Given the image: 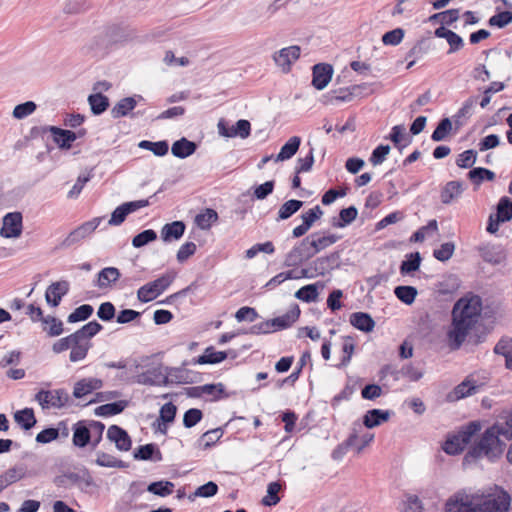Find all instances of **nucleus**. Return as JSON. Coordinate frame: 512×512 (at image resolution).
<instances>
[{"label":"nucleus","instance_id":"3c124183","mask_svg":"<svg viewBox=\"0 0 512 512\" xmlns=\"http://www.w3.org/2000/svg\"><path fill=\"white\" fill-rule=\"evenodd\" d=\"M421 255L419 252L410 253L400 265V273L402 275L415 272L419 269L421 264Z\"/></svg>","mask_w":512,"mask_h":512},{"label":"nucleus","instance_id":"2f4dec72","mask_svg":"<svg viewBox=\"0 0 512 512\" xmlns=\"http://www.w3.org/2000/svg\"><path fill=\"white\" fill-rule=\"evenodd\" d=\"M137 105L136 96L125 97L118 101L111 109V116L114 119L127 116Z\"/></svg>","mask_w":512,"mask_h":512},{"label":"nucleus","instance_id":"1a4fd4ad","mask_svg":"<svg viewBox=\"0 0 512 512\" xmlns=\"http://www.w3.org/2000/svg\"><path fill=\"white\" fill-rule=\"evenodd\" d=\"M512 219V201L510 198L504 196L500 198L497 206L496 213L489 216L486 230L494 234L498 231L499 225L508 222Z\"/></svg>","mask_w":512,"mask_h":512},{"label":"nucleus","instance_id":"4468645a","mask_svg":"<svg viewBox=\"0 0 512 512\" xmlns=\"http://www.w3.org/2000/svg\"><path fill=\"white\" fill-rule=\"evenodd\" d=\"M217 126L220 135L229 138L240 137L245 139L251 132V124L245 119L238 120L235 125L232 126H228L224 120H220Z\"/></svg>","mask_w":512,"mask_h":512},{"label":"nucleus","instance_id":"6e6d98bb","mask_svg":"<svg viewBox=\"0 0 512 512\" xmlns=\"http://www.w3.org/2000/svg\"><path fill=\"white\" fill-rule=\"evenodd\" d=\"M460 10L459 9H449L446 11H442L439 13H435L429 17L430 21L439 22L441 25H451L455 21L459 19Z\"/></svg>","mask_w":512,"mask_h":512},{"label":"nucleus","instance_id":"49530a36","mask_svg":"<svg viewBox=\"0 0 512 512\" xmlns=\"http://www.w3.org/2000/svg\"><path fill=\"white\" fill-rule=\"evenodd\" d=\"M400 504L402 512H424V506L420 498L415 494L407 493Z\"/></svg>","mask_w":512,"mask_h":512},{"label":"nucleus","instance_id":"6e6552de","mask_svg":"<svg viewBox=\"0 0 512 512\" xmlns=\"http://www.w3.org/2000/svg\"><path fill=\"white\" fill-rule=\"evenodd\" d=\"M502 317V305L499 298L490 297L482 300V333L490 332Z\"/></svg>","mask_w":512,"mask_h":512},{"label":"nucleus","instance_id":"aec40b11","mask_svg":"<svg viewBox=\"0 0 512 512\" xmlns=\"http://www.w3.org/2000/svg\"><path fill=\"white\" fill-rule=\"evenodd\" d=\"M72 442L74 446L84 448L90 444V420H81L76 422L73 427Z\"/></svg>","mask_w":512,"mask_h":512},{"label":"nucleus","instance_id":"20e7f679","mask_svg":"<svg viewBox=\"0 0 512 512\" xmlns=\"http://www.w3.org/2000/svg\"><path fill=\"white\" fill-rule=\"evenodd\" d=\"M144 369L145 371L132 376L124 377L121 375V378L127 383H136L145 386H168L170 382L173 381V372H179L178 369L168 367H166L165 372H163L162 365L154 364L153 360L150 362V367H145Z\"/></svg>","mask_w":512,"mask_h":512},{"label":"nucleus","instance_id":"f8f14e48","mask_svg":"<svg viewBox=\"0 0 512 512\" xmlns=\"http://www.w3.org/2000/svg\"><path fill=\"white\" fill-rule=\"evenodd\" d=\"M337 260L336 254H331L315 259L307 269L301 270V277L313 278L318 275H325L335 267Z\"/></svg>","mask_w":512,"mask_h":512},{"label":"nucleus","instance_id":"4c0bfd02","mask_svg":"<svg viewBox=\"0 0 512 512\" xmlns=\"http://www.w3.org/2000/svg\"><path fill=\"white\" fill-rule=\"evenodd\" d=\"M92 347L91 342H85L81 339H77L72 344L69 359L71 362H79L86 358L89 349Z\"/></svg>","mask_w":512,"mask_h":512},{"label":"nucleus","instance_id":"e2e57ef3","mask_svg":"<svg viewBox=\"0 0 512 512\" xmlns=\"http://www.w3.org/2000/svg\"><path fill=\"white\" fill-rule=\"evenodd\" d=\"M157 239V233L153 229H147L135 235L132 239L134 248H141Z\"/></svg>","mask_w":512,"mask_h":512},{"label":"nucleus","instance_id":"7c9ffc66","mask_svg":"<svg viewBox=\"0 0 512 512\" xmlns=\"http://www.w3.org/2000/svg\"><path fill=\"white\" fill-rule=\"evenodd\" d=\"M464 187L461 181H450L441 190L440 198L443 204H450L463 192Z\"/></svg>","mask_w":512,"mask_h":512},{"label":"nucleus","instance_id":"c756f323","mask_svg":"<svg viewBox=\"0 0 512 512\" xmlns=\"http://www.w3.org/2000/svg\"><path fill=\"white\" fill-rule=\"evenodd\" d=\"M185 228V224L182 221L165 224L161 230V238L164 242L179 240L183 236Z\"/></svg>","mask_w":512,"mask_h":512},{"label":"nucleus","instance_id":"f257e3e1","mask_svg":"<svg viewBox=\"0 0 512 512\" xmlns=\"http://www.w3.org/2000/svg\"><path fill=\"white\" fill-rule=\"evenodd\" d=\"M480 321V295L468 294L458 299L451 311V324L446 330L450 350L460 349L471 330Z\"/></svg>","mask_w":512,"mask_h":512},{"label":"nucleus","instance_id":"69168bd1","mask_svg":"<svg viewBox=\"0 0 512 512\" xmlns=\"http://www.w3.org/2000/svg\"><path fill=\"white\" fill-rule=\"evenodd\" d=\"M308 260L300 248L295 245L292 250L286 255L284 264L287 267H295Z\"/></svg>","mask_w":512,"mask_h":512},{"label":"nucleus","instance_id":"4d7b16f0","mask_svg":"<svg viewBox=\"0 0 512 512\" xmlns=\"http://www.w3.org/2000/svg\"><path fill=\"white\" fill-rule=\"evenodd\" d=\"M392 375H394V379L398 380V374H401L403 377L408 378L410 381L416 382L423 377V371L416 368L412 364H406L402 366L399 371H391Z\"/></svg>","mask_w":512,"mask_h":512},{"label":"nucleus","instance_id":"bf43d9fd","mask_svg":"<svg viewBox=\"0 0 512 512\" xmlns=\"http://www.w3.org/2000/svg\"><path fill=\"white\" fill-rule=\"evenodd\" d=\"M452 130V123L449 118H443L431 135V139L435 142L443 141L447 138Z\"/></svg>","mask_w":512,"mask_h":512},{"label":"nucleus","instance_id":"e433bc0d","mask_svg":"<svg viewBox=\"0 0 512 512\" xmlns=\"http://www.w3.org/2000/svg\"><path fill=\"white\" fill-rule=\"evenodd\" d=\"M310 237H311V246H313L314 252H317V253H319L320 251L324 250L325 248L333 245L340 239V236L335 235V234L320 236L319 233H314V234H311Z\"/></svg>","mask_w":512,"mask_h":512},{"label":"nucleus","instance_id":"8fccbe9b","mask_svg":"<svg viewBox=\"0 0 512 512\" xmlns=\"http://www.w3.org/2000/svg\"><path fill=\"white\" fill-rule=\"evenodd\" d=\"M506 258V254L501 247H491L482 249V259L492 265L501 264Z\"/></svg>","mask_w":512,"mask_h":512},{"label":"nucleus","instance_id":"c9c22d12","mask_svg":"<svg viewBox=\"0 0 512 512\" xmlns=\"http://www.w3.org/2000/svg\"><path fill=\"white\" fill-rule=\"evenodd\" d=\"M128 405L125 400H119L112 403L101 405L95 409V415L97 416H113L121 413Z\"/></svg>","mask_w":512,"mask_h":512},{"label":"nucleus","instance_id":"774afa93","mask_svg":"<svg viewBox=\"0 0 512 512\" xmlns=\"http://www.w3.org/2000/svg\"><path fill=\"white\" fill-rule=\"evenodd\" d=\"M455 251V244L453 242L443 243L439 248L433 251V256L441 262L449 260Z\"/></svg>","mask_w":512,"mask_h":512},{"label":"nucleus","instance_id":"b1692460","mask_svg":"<svg viewBox=\"0 0 512 512\" xmlns=\"http://www.w3.org/2000/svg\"><path fill=\"white\" fill-rule=\"evenodd\" d=\"M120 270L116 267H105L97 274V279L94 281V286L99 289H107L115 284L120 279Z\"/></svg>","mask_w":512,"mask_h":512},{"label":"nucleus","instance_id":"603ef678","mask_svg":"<svg viewBox=\"0 0 512 512\" xmlns=\"http://www.w3.org/2000/svg\"><path fill=\"white\" fill-rule=\"evenodd\" d=\"M218 220V214L215 210L207 208L195 217V223L202 230L209 229L214 222Z\"/></svg>","mask_w":512,"mask_h":512},{"label":"nucleus","instance_id":"0eeeda50","mask_svg":"<svg viewBox=\"0 0 512 512\" xmlns=\"http://www.w3.org/2000/svg\"><path fill=\"white\" fill-rule=\"evenodd\" d=\"M176 273L173 271L167 272L143 286L137 291V298L142 303H148L162 294L174 281Z\"/></svg>","mask_w":512,"mask_h":512},{"label":"nucleus","instance_id":"052dcab7","mask_svg":"<svg viewBox=\"0 0 512 512\" xmlns=\"http://www.w3.org/2000/svg\"><path fill=\"white\" fill-rule=\"evenodd\" d=\"M295 297L303 302L310 303L317 299L318 289L316 284H308L296 291Z\"/></svg>","mask_w":512,"mask_h":512},{"label":"nucleus","instance_id":"393cba45","mask_svg":"<svg viewBox=\"0 0 512 512\" xmlns=\"http://www.w3.org/2000/svg\"><path fill=\"white\" fill-rule=\"evenodd\" d=\"M393 412L389 410L371 409L363 416V424L366 428H374L389 420Z\"/></svg>","mask_w":512,"mask_h":512},{"label":"nucleus","instance_id":"79ce46f5","mask_svg":"<svg viewBox=\"0 0 512 512\" xmlns=\"http://www.w3.org/2000/svg\"><path fill=\"white\" fill-rule=\"evenodd\" d=\"M358 439V432L357 430L354 428L352 433L348 436V438L342 442L341 444H339L332 452V458L334 460H341L345 454L347 453V451L350 449V448H353L355 445H356V441Z\"/></svg>","mask_w":512,"mask_h":512},{"label":"nucleus","instance_id":"a211bd4d","mask_svg":"<svg viewBox=\"0 0 512 512\" xmlns=\"http://www.w3.org/2000/svg\"><path fill=\"white\" fill-rule=\"evenodd\" d=\"M46 130L49 131L53 136V141L62 150H69L72 147V143L77 139L76 132L71 130L62 129L56 126H48Z\"/></svg>","mask_w":512,"mask_h":512},{"label":"nucleus","instance_id":"37998d69","mask_svg":"<svg viewBox=\"0 0 512 512\" xmlns=\"http://www.w3.org/2000/svg\"><path fill=\"white\" fill-rule=\"evenodd\" d=\"M174 487L175 485L173 482L168 480H161L151 482L147 486V491L160 497H166L173 493Z\"/></svg>","mask_w":512,"mask_h":512},{"label":"nucleus","instance_id":"a878e982","mask_svg":"<svg viewBox=\"0 0 512 512\" xmlns=\"http://www.w3.org/2000/svg\"><path fill=\"white\" fill-rule=\"evenodd\" d=\"M66 478L69 480L70 487L75 485L81 491H86L88 487L94 485L93 478L87 469L78 472H67Z\"/></svg>","mask_w":512,"mask_h":512},{"label":"nucleus","instance_id":"72a5a7b5","mask_svg":"<svg viewBox=\"0 0 512 512\" xmlns=\"http://www.w3.org/2000/svg\"><path fill=\"white\" fill-rule=\"evenodd\" d=\"M301 144V138L298 136L291 137L280 149L275 161H285L292 158L298 151Z\"/></svg>","mask_w":512,"mask_h":512},{"label":"nucleus","instance_id":"bb28decb","mask_svg":"<svg viewBox=\"0 0 512 512\" xmlns=\"http://www.w3.org/2000/svg\"><path fill=\"white\" fill-rule=\"evenodd\" d=\"M196 149L197 145L195 142L190 141L185 137H182L181 139L175 141L172 144L171 152L175 157L185 159L194 154Z\"/></svg>","mask_w":512,"mask_h":512},{"label":"nucleus","instance_id":"338daca9","mask_svg":"<svg viewBox=\"0 0 512 512\" xmlns=\"http://www.w3.org/2000/svg\"><path fill=\"white\" fill-rule=\"evenodd\" d=\"M37 108V105L33 101H26L24 103L18 104L14 107L13 117L16 119H24L27 116L31 115Z\"/></svg>","mask_w":512,"mask_h":512},{"label":"nucleus","instance_id":"0e129e2a","mask_svg":"<svg viewBox=\"0 0 512 512\" xmlns=\"http://www.w3.org/2000/svg\"><path fill=\"white\" fill-rule=\"evenodd\" d=\"M217 492H218V485L213 481H209V482L199 486L195 490L193 496L192 495L189 496V499L193 500L194 497L209 498V497H213L214 495H216Z\"/></svg>","mask_w":512,"mask_h":512},{"label":"nucleus","instance_id":"39448f33","mask_svg":"<svg viewBox=\"0 0 512 512\" xmlns=\"http://www.w3.org/2000/svg\"><path fill=\"white\" fill-rule=\"evenodd\" d=\"M445 512H480V493L462 489L450 496L444 507Z\"/></svg>","mask_w":512,"mask_h":512},{"label":"nucleus","instance_id":"a18cd8bd","mask_svg":"<svg viewBox=\"0 0 512 512\" xmlns=\"http://www.w3.org/2000/svg\"><path fill=\"white\" fill-rule=\"evenodd\" d=\"M138 147L141 149L151 151L155 156H165L168 153L169 145L166 140L152 142L149 140H142L139 142Z\"/></svg>","mask_w":512,"mask_h":512},{"label":"nucleus","instance_id":"9d476101","mask_svg":"<svg viewBox=\"0 0 512 512\" xmlns=\"http://www.w3.org/2000/svg\"><path fill=\"white\" fill-rule=\"evenodd\" d=\"M101 221L102 217H96L81 224L67 235V237L61 242L60 247L69 248L80 243L97 229Z\"/></svg>","mask_w":512,"mask_h":512},{"label":"nucleus","instance_id":"680f3d73","mask_svg":"<svg viewBox=\"0 0 512 512\" xmlns=\"http://www.w3.org/2000/svg\"><path fill=\"white\" fill-rule=\"evenodd\" d=\"M93 313V307L89 304H83L77 307L67 318L69 323H76L87 320Z\"/></svg>","mask_w":512,"mask_h":512},{"label":"nucleus","instance_id":"58836bf2","mask_svg":"<svg viewBox=\"0 0 512 512\" xmlns=\"http://www.w3.org/2000/svg\"><path fill=\"white\" fill-rule=\"evenodd\" d=\"M358 210L355 206H349L341 209L339 212V218L333 219L332 226L336 228H344L351 224L357 217Z\"/></svg>","mask_w":512,"mask_h":512},{"label":"nucleus","instance_id":"473e14b6","mask_svg":"<svg viewBox=\"0 0 512 512\" xmlns=\"http://www.w3.org/2000/svg\"><path fill=\"white\" fill-rule=\"evenodd\" d=\"M136 460H152L160 461L162 455L157 446L153 443L139 446L133 454Z\"/></svg>","mask_w":512,"mask_h":512},{"label":"nucleus","instance_id":"a19ab883","mask_svg":"<svg viewBox=\"0 0 512 512\" xmlns=\"http://www.w3.org/2000/svg\"><path fill=\"white\" fill-rule=\"evenodd\" d=\"M103 329V326L97 321H90L89 323L82 326L79 330L74 332L77 339H81L85 342H90L91 338L94 337Z\"/></svg>","mask_w":512,"mask_h":512},{"label":"nucleus","instance_id":"f704fd0d","mask_svg":"<svg viewBox=\"0 0 512 512\" xmlns=\"http://www.w3.org/2000/svg\"><path fill=\"white\" fill-rule=\"evenodd\" d=\"M14 420L24 430H30L37 422L32 408L18 410L14 414Z\"/></svg>","mask_w":512,"mask_h":512},{"label":"nucleus","instance_id":"5701e85b","mask_svg":"<svg viewBox=\"0 0 512 512\" xmlns=\"http://www.w3.org/2000/svg\"><path fill=\"white\" fill-rule=\"evenodd\" d=\"M299 316H300L299 306L297 304H294L293 306L290 307V309L285 314L275 317L273 319H270V321L272 323L273 331L275 332V331L289 328L290 326H292V324L294 322H296V320L299 318Z\"/></svg>","mask_w":512,"mask_h":512},{"label":"nucleus","instance_id":"f3484780","mask_svg":"<svg viewBox=\"0 0 512 512\" xmlns=\"http://www.w3.org/2000/svg\"><path fill=\"white\" fill-rule=\"evenodd\" d=\"M333 68L330 64L319 63L313 66L312 85L317 90L324 89L331 81Z\"/></svg>","mask_w":512,"mask_h":512},{"label":"nucleus","instance_id":"ea45409f","mask_svg":"<svg viewBox=\"0 0 512 512\" xmlns=\"http://www.w3.org/2000/svg\"><path fill=\"white\" fill-rule=\"evenodd\" d=\"M88 103L94 115H101L109 107V99L102 93H95L88 96Z\"/></svg>","mask_w":512,"mask_h":512},{"label":"nucleus","instance_id":"7ed1b4c3","mask_svg":"<svg viewBox=\"0 0 512 512\" xmlns=\"http://www.w3.org/2000/svg\"><path fill=\"white\" fill-rule=\"evenodd\" d=\"M500 436L512 439V414L504 425H494L482 434V456L490 461H495L503 454L505 443Z\"/></svg>","mask_w":512,"mask_h":512},{"label":"nucleus","instance_id":"4be33fe9","mask_svg":"<svg viewBox=\"0 0 512 512\" xmlns=\"http://www.w3.org/2000/svg\"><path fill=\"white\" fill-rule=\"evenodd\" d=\"M364 88L365 86L353 85L347 88L334 90L329 95H327V103L335 104L339 102H350L355 96H358L360 91Z\"/></svg>","mask_w":512,"mask_h":512},{"label":"nucleus","instance_id":"cd10ccee","mask_svg":"<svg viewBox=\"0 0 512 512\" xmlns=\"http://www.w3.org/2000/svg\"><path fill=\"white\" fill-rule=\"evenodd\" d=\"M350 324L362 332H371L375 327V321L370 314L354 312L350 315Z\"/></svg>","mask_w":512,"mask_h":512},{"label":"nucleus","instance_id":"f03ea898","mask_svg":"<svg viewBox=\"0 0 512 512\" xmlns=\"http://www.w3.org/2000/svg\"><path fill=\"white\" fill-rule=\"evenodd\" d=\"M480 421L475 420L462 427L456 434L447 437L442 449L448 455L460 454L465 446L472 443L471 449L463 458V465L476 463L480 459Z\"/></svg>","mask_w":512,"mask_h":512},{"label":"nucleus","instance_id":"de8ad7c7","mask_svg":"<svg viewBox=\"0 0 512 512\" xmlns=\"http://www.w3.org/2000/svg\"><path fill=\"white\" fill-rule=\"evenodd\" d=\"M430 49V41L427 38L419 39L413 47L407 52L405 60L410 58L420 60L422 59Z\"/></svg>","mask_w":512,"mask_h":512},{"label":"nucleus","instance_id":"c03bdc74","mask_svg":"<svg viewBox=\"0 0 512 512\" xmlns=\"http://www.w3.org/2000/svg\"><path fill=\"white\" fill-rule=\"evenodd\" d=\"M303 201L291 199L282 204L278 210L277 221L289 219L292 215L300 210Z\"/></svg>","mask_w":512,"mask_h":512},{"label":"nucleus","instance_id":"13d9d810","mask_svg":"<svg viewBox=\"0 0 512 512\" xmlns=\"http://www.w3.org/2000/svg\"><path fill=\"white\" fill-rule=\"evenodd\" d=\"M281 490V484L279 482H271L267 487V494L262 499V504L267 507L275 506L279 503L280 497L278 493Z\"/></svg>","mask_w":512,"mask_h":512},{"label":"nucleus","instance_id":"c85d7f7f","mask_svg":"<svg viewBox=\"0 0 512 512\" xmlns=\"http://www.w3.org/2000/svg\"><path fill=\"white\" fill-rule=\"evenodd\" d=\"M227 358V353L224 351H215L213 347L205 349L204 353L196 358L192 359V364L204 365V364H217L224 361Z\"/></svg>","mask_w":512,"mask_h":512},{"label":"nucleus","instance_id":"09e8293b","mask_svg":"<svg viewBox=\"0 0 512 512\" xmlns=\"http://www.w3.org/2000/svg\"><path fill=\"white\" fill-rule=\"evenodd\" d=\"M97 458L95 460V463L100 467H108V468H126L128 465L123 462L122 460H119L115 458L114 456L98 451L96 453Z\"/></svg>","mask_w":512,"mask_h":512},{"label":"nucleus","instance_id":"dca6fc26","mask_svg":"<svg viewBox=\"0 0 512 512\" xmlns=\"http://www.w3.org/2000/svg\"><path fill=\"white\" fill-rule=\"evenodd\" d=\"M69 288V282L65 280L50 284L45 293L47 304L52 307H57L60 304L62 297L69 292Z\"/></svg>","mask_w":512,"mask_h":512},{"label":"nucleus","instance_id":"864d4df0","mask_svg":"<svg viewBox=\"0 0 512 512\" xmlns=\"http://www.w3.org/2000/svg\"><path fill=\"white\" fill-rule=\"evenodd\" d=\"M310 360V353L308 351L304 352L298 363H297V370H294L288 377H286L285 379L283 380H279L277 382V388H282L284 386V384L286 383H294L298 380L300 374H301V371L303 369V367L307 364V362Z\"/></svg>","mask_w":512,"mask_h":512},{"label":"nucleus","instance_id":"ddd939ff","mask_svg":"<svg viewBox=\"0 0 512 512\" xmlns=\"http://www.w3.org/2000/svg\"><path fill=\"white\" fill-rule=\"evenodd\" d=\"M300 54L301 48L297 45H292L275 52L273 60L284 73H288L291 70L292 64L299 59Z\"/></svg>","mask_w":512,"mask_h":512},{"label":"nucleus","instance_id":"2eb2a0df","mask_svg":"<svg viewBox=\"0 0 512 512\" xmlns=\"http://www.w3.org/2000/svg\"><path fill=\"white\" fill-rule=\"evenodd\" d=\"M22 233V214L10 212L3 217V226L0 234L4 238H16Z\"/></svg>","mask_w":512,"mask_h":512},{"label":"nucleus","instance_id":"5fc2aeb1","mask_svg":"<svg viewBox=\"0 0 512 512\" xmlns=\"http://www.w3.org/2000/svg\"><path fill=\"white\" fill-rule=\"evenodd\" d=\"M417 289L413 286L403 285L394 289L395 296L404 304L411 305L417 296Z\"/></svg>","mask_w":512,"mask_h":512},{"label":"nucleus","instance_id":"9b49d317","mask_svg":"<svg viewBox=\"0 0 512 512\" xmlns=\"http://www.w3.org/2000/svg\"><path fill=\"white\" fill-rule=\"evenodd\" d=\"M35 400L42 406V408H62L67 404L69 394L64 389L40 390L35 395Z\"/></svg>","mask_w":512,"mask_h":512},{"label":"nucleus","instance_id":"412c9836","mask_svg":"<svg viewBox=\"0 0 512 512\" xmlns=\"http://www.w3.org/2000/svg\"><path fill=\"white\" fill-rule=\"evenodd\" d=\"M103 381L98 378H83L74 384L73 396L77 399L92 393L95 390L102 388Z\"/></svg>","mask_w":512,"mask_h":512},{"label":"nucleus","instance_id":"423d86ee","mask_svg":"<svg viewBox=\"0 0 512 512\" xmlns=\"http://www.w3.org/2000/svg\"><path fill=\"white\" fill-rule=\"evenodd\" d=\"M510 505V495L498 486L482 492V512H508Z\"/></svg>","mask_w":512,"mask_h":512},{"label":"nucleus","instance_id":"6ab92c4d","mask_svg":"<svg viewBox=\"0 0 512 512\" xmlns=\"http://www.w3.org/2000/svg\"><path fill=\"white\" fill-rule=\"evenodd\" d=\"M107 438L114 442L117 449L120 451H129L132 446V441L128 433L117 425H111L107 431Z\"/></svg>","mask_w":512,"mask_h":512}]
</instances>
